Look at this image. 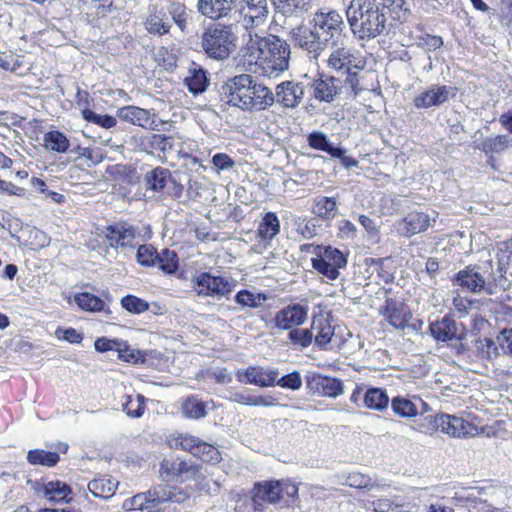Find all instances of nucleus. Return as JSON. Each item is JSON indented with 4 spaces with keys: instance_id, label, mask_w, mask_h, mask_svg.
Listing matches in <instances>:
<instances>
[{
    "instance_id": "1",
    "label": "nucleus",
    "mask_w": 512,
    "mask_h": 512,
    "mask_svg": "<svg viewBox=\"0 0 512 512\" xmlns=\"http://www.w3.org/2000/svg\"><path fill=\"white\" fill-rule=\"evenodd\" d=\"M222 90L229 104L245 111H263L275 102L274 93L249 74L228 79Z\"/></svg>"
},
{
    "instance_id": "2",
    "label": "nucleus",
    "mask_w": 512,
    "mask_h": 512,
    "mask_svg": "<svg viewBox=\"0 0 512 512\" xmlns=\"http://www.w3.org/2000/svg\"><path fill=\"white\" fill-rule=\"evenodd\" d=\"M250 62H255L268 76H277L288 69L290 47L275 35L259 37L256 33L246 44Z\"/></svg>"
},
{
    "instance_id": "3",
    "label": "nucleus",
    "mask_w": 512,
    "mask_h": 512,
    "mask_svg": "<svg viewBox=\"0 0 512 512\" xmlns=\"http://www.w3.org/2000/svg\"><path fill=\"white\" fill-rule=\"evenodd\" d=\"M237 24L213 23L202 33L201 47L205 54L217 61L227 60L238 42Z\"/></svg>"
},
{
    "instance_id": "4",
    "label": "nucleus",
    "mask_w": 512,
    "mask_h": 512,
    "mask_svg": "<svg viewBox=\"0 0 512 512\" xmlns=\"http://www.w3.org/2000/svg\"><path fill=\"white\" fill-rule=\"evenodd\" d=\"M298 490V486L290 480L264 481L254 485L252 497L257 503H288L289 499L297 497Z\"/></svg>"
},
{
    "instance_id": "5",
    "label": "nucleus",
    "mask_w": 512,
    "mask_h": 512,
    "mask_svg": "<svg viewBox=\"0 0 512 512\" xmlns=\"http://www.w3.org/2000/svg\"><path fill=\"white\" fill-rule=\"evenodd\" d=\"M238 23L249 33L266 25L270 16L268 0H241L237 9Z\"/></svg>"
},
{
    "instance_id": "6",
    "label": "nucleus",
    "mask_w": 512,
    "mask_h": 512,
    "mask_svg": "<svg viewBox=\"0 0 512 512\" xmlns=\"http://www.w3.org/2000/svg\"><path fill=\"white\" fill-rule=\"evenodd\" d=\"M356 2V0H354ZM359 17L354 15V23L360 22V37H375L382 32L385 24V16L379 12V6L368 0H357ZM354 14L356 12L354 11Z\"/></svg>"
},
{
    "instance_id": "7",
    "label": "nucleus",
    "mask_w": 512,
    "mask_h": 512,
    "mask_svg": "<svg viewBox=\"0 0 512 512\" xmlns=\"http://www.w3.org/2000/svg\"><path fill=\"white\" fill-rule=\"evenodd\" d=\"M193 288L199 296L222 298L228 296L235 288V282L224 276H215L202 272L192 279Z\"/></svg>"
},
{
    "instance_id": "8",
    "label": "nucleus",
    "mask_w": 512,
    "mask_h": 512,
    "mask_svg": "<svg viewBox=\"0 0 512 512\" xmlns=\"http://www.w3.org/2000/svg\"><path fill=\"white\" fill-rule=\"evenodd\" d=\"M308 307L300 303L289 304L275 312L269 326L279 332L295 329L303 325L308 319Z\"/></svg>"
},
{
    "instance_id": "9",
    "label": "nucleus",
    "mask_w": 512,
    "mask_h": 512,
    "mask_svg": "<svg viewBox=\"0 0 512 512\" xmlns=\"http://www.w3.org/2000/svg\"><path fill=\"white\" fill-rule=\"evenodd\" d=\"M342 17L336 11L316 13L312 20V27L321 36L326 35V42L338 43L342 34Z\"/></svg>"
},
{
    "instance_id": "10",
    "label": "nucleus",
    "mask_w": 512,
    "mask_h": 512,
    "mask_svg": "<svg viewBox=\"0 0 512 512\" xmlns=\"http://www.w3.org/2000/svg\"><path fill=\"white\" fill-rule=\"evenodd\" d=\"M279 371L266 366H248L236 372V378L240 383L251 384L259 387H272L276 383Z\"/></svg>"
},
{
    "instance_id": "11",
    "label": "nucleus",
    "mask_w": 512,
    "mask_h": 512,
    "mask_svg": "<svg viewBox=\"0 0 512 512\" xmlns=\"http://www.w3.org/2000/svg\"><path fill=\"white\" fill-rule=\"evenodd\" d=\"M439 432L453 438H467L478 435L479 429L463 417L450 414H439Z\"/></svg>"
},
{
    "instance_id": "12",
    "label": "nucleus",
    "mask_w": 512,
    "mask_h": 512,
    "mask_svg": "<svg viewBox=\"0 0 512 512\" xmlns=\"http://www.w3.org/2000/svg\"><path fill=\"white\" fill-rule=\"evenodd\" d=\"M159 473L164 480H180L182 482L195 479L199 468L180 458L164 459L160 464Z\"/></svg>"
},
{
    "instance_id": "13",
    "label": "nucleus",
    "mask_w": 512,
    "mask_h": 512,
    "mask_svg": "<svg viewBox=\"0 0 512 512\" xmlns=\"http://www.w3.org/2000/svg\"><path fill=\"white\" fill-rule=\"evenodd\" d=\"M293 39L300 48L313 54L316 58L323 51L327 43L326 35L321 36L312 26H300L293 30Z\"/></svg>"
},
{
    "instance_id": "14",
    "label": "nucleus",
    "mask_w": 512,
    "mask_h": 512,
    "mask_svg": "<svg viewBox=\"0 0 512 512\" xmlns=\"http://www.w3.org/2000/svg\"><path fill=\"white\" fill-rule=\"evenodd\" d=\"M136 234V229L125 222H117L105 230V238L109 246L115 249L132 247Z\"/></svg>"
},
{
    "instance_id": "15",
    "label": "nucleus",
    "mask_w": 512,
    "mask_h": 512,
    "mask_svg": "<svg viewBox=\"0 0 512 512\" xmlns=\"http://www.w3.org/2000/svg\"><path fill=\"white\" fill-rule=\"evenodd\" d=\"M236 0H198L197 11L214 21L227 18L231 15Z\"/></svg>"
},
{
    "instance_id": "16",
    "label": "nucleus",
    "mask_w": 512,
    "mask_h": 512,
    "mask_svg": "<svg viewBox=\"0 0 512 512\" xmlns=\"http://www.w3.org/2000/svg\"><path fill=\"white\" fill-rule=\"evenodd\" d=\"M304 88L301 83L285 81L277 85L274 94L275 101L285 108H295L302 101Z\"/></svg>"
},
{
    "instance_id": "17",
    "label": "nucleus",
    "mask_w": 512,
    "mask_h": 512,
    "mask_svg": "<svg viewBox=\"0 0 512 512\" xmlns=\"http://www.w3.org/2000/svg\"><path fill=\"white\" fill-rule=\"evenodd\" d=\"M118 116L123 121L145 129H155L157 123L155 114L151 110L143 109L138 106H124L118 110Z\"/></svg>"
},
{
    "instance_id": "18",
    "label": "nucleus",
    "mask_w": 512,
    "mask_h": 512,
    "mask_svg": "<svg viewBox=\"0 0 512 512\" xmlns=\"http://www.w3.org/2000/svg\"><path fill=\"white\" fill-rule=\"evenodd\" d=\"M145 29L150 34L162 36L170 31L171 24L169 17L163 8L158 5L149 4L147 15L143 22Z\"/></svg>"
},
{
    "instance_id": "19",
    "label": "nucleus",
    "mask_w": 512,
    "mask_h": 512,
    "mask_svg": "<svg viewBox=\"0 0 512 512\" xmlns=\"http://www.w3.org/2000/svg\"><path fill=\"white\" fill-rule=\"evenodd\" d=\"M452 87L445 85H433L414 98V105L417 108H430L445 103L451 92Z\"/></svg>"
},
{
    "instance_id": "20",
    "label": "nucleus",
    "mask_w": 512,
    "mask_h": 512,
    "mask_svg": "<svg viewBox=\"0 0 512 512\" xmlns=\"http://www.w3.org/2000/svg\"><path fill=\"white\" fill-rule=\"evenodd\" d=\"M328 66L335 70L339 77H345V81L349 82L352 75V48L341 47L334 50L328 59Z\"/></svg>"
},
{
    "instance_id": "21",
    "label": "nucleus",
    "mask_w": 512,
    "mask_h": 512,
    "mask_svg": "<svg viewBox=\"0 0 512 512\" xmlns=\"http://www.w3.org/2000/svg\"><path fill=\"white\" fill-rule=\"evenodd\" d=\"M148 495L154 507L165 502L182 503L188 498L187 493L164 484L156 485L152 490L148 491Z\"/></svg>"
},
{
    "instance_id": "22",
    "label": "nucleus",
    "mask_w": 512,
    "mask_h": 512,
    "mask_svg": "<svg viewBox=\"0 0 512 512\" xmlns=\"http://www.w3.org/2000/svg\"><path fill=\"white\" fill-rule=\"evenodd\" d=\"M313 91L315 99L332 102L340 92L339 80L335 77H320L314 81Z\"/></svg>"
},
{
    "instance_id": "23",
    "label": "nucleus",
    "mask_w": 512,
    "mask_h": 512,
    "mask_svg": "<svg viewBox=\"0 0 512 512\" xmlns=\"http://www.w3.org/2000/svg\"><path fill=\"white\" fill-rule=\"evenodd\" d=\"M311 329L314 335L313 339H315V343L319 347L325 348L331 342L333 328L330 324L328 315L320 314L318 316H314Z\"/></svg>"
},
{
    "instance_id": "24",
    "label": "nucleus",
    "mask_w": 512,
    "mask_h": 512,
    "mask_svg": "<svg viewBox=\"0 0 512 512\" xmlns=\"http://www.w3.org/2000/svg\"><path fill=\"white\" fill-rule=\"evenodd\" d=\"M119 485V482L109 475H102L88 483V490L97 498L109 499L112 497Z\"/></svg>"
},
{
    "instance_id": "25",
    "label": "nucleus",
    "mask_w": 512,
    "mask_h": 512,
    "mask_svg": "<svg viewBox=\"0 0 512 512\" xmlns=\"http://www.w3.org/2000/svg\"><path fill=\"white\" fill-rule=\"evenodd\" d=\"M456 284L467 290L479 293L485 288V278L476 270L466 268L457 273Z\"/></svg>"
},
{
    "instance_id": "26",
    "label": "nucleus",
    "mask_w": 512,
    "mask_h": 512,
    "mask_svg": "<svg viewBox=\"0 0 512 512\" xmlns=\"http://www.w3.org/2000/svg\"><path fill=\"white\" fill-rule=\"evenodd\" d=\"M429 330L437 341L446 342L456 338L458 329L454 320L444 317L440 321L431 323Z\"/></svg>"
},
{
    "instance_id": "27",
    "label": "nucleus",
    "mask_w": 512,
    "mask_h": 512,
    "mask_svg": "<svg viewBox=\"0 0 512 512\" xmlns=\"http://www.w3.org/2000/svg\"><path fill=\"white\" fill-rule=\"evenodd\" d=\"M71 493V487L59 480L49 481L43 485V494L49 501L69 502Z\"/></svg>"
},
{
    "instance_id": "28",
    "label": "nucleus",
    "mask_w": 512,
    "mask_h": 512,
    "mask_svg": "<svg viewBox=\"0 0 512 512\" xmlns=\"http://www.w3.org/2000/svg\"><path fill=\"white\" fill-rule=\"evenodd\" d=\"M280 232V221L274 212H267L257 228L258 237L264 242H270Z\"/></svg>"
},
{
    "instance_id": "29",
    "label": "nucleus",
    "mask_w": 512,
    "mask_h": 512,
    "mask_svg": "<svg viewBox=\"0 0 512 512\" xmlns=\"http://www.w3.org/2000/svg\"><path fill=\"white\" fill-rule=\"evenodd\" d=\"M429 220V216L425 213L413 211L403 219L401 230L407 236L415 235L427 229Z\"/></svg>"
},
{
    "instance_id": "30",
    "label": "nucleus",
    "mask_w": 512,
    "mask_h": 512,
    "mask_svg": "<svg viewBox=\"0 0 512 512\" xmlns=\"http://www.w3.org/2000/svg\"><path fill=\"white\" fill-rule=\"evenodd\" d=\"M170 171L166 168L157 167L145 175L144 183L147 190L160 192L164 189L170 177Z\"/></svg>"
},
{
    "instance_id": "31",
    "label": "nucleus",
    "mask_w": 512,
    "mask_h": 512,
    "mask_svg": "<svg viewBox=\"0 0 512 512\" xmlns=\"http://www.w3.org/2000/svg\"><path fill=\"white\" fill-rule=\"evenodd\" d=\"M145 400L141 394H127L122 398V410L131 418H139L144 413Z\"/></svg>"
},
{
    "instance_id": "32",
    "label": "nucleus",
    "mask_w": 512,
    "mask_h": 512,
    "mask_svg": "<svg viewBox=\"0 0 512 512\" xmlns=\"http://www.w3.org/2000/svg\"><path fill=\"white\" fill-rule=\"evenodd\" d=\"M43 141L44 147L47 150L57 153H66L70 147L66 135L57 130L47 132L43 137Z\"/></svg>"
},
{
    "instance_id": "33",
    "label": "nucleus",
    "mask_w": 512,
    "mask_h": 512,
    "mask_svg": "<svg viewBox=\"0 0 512 512\" xmlns=\"http://www.w3.org/2000/svg\"><path fill=\"white\" fill-rule=\"evenodd\" d=\"M308 143L312 148L327 152L333 157L341 158L343 155V150L338 147H333V145L329 143L326 135L322 132L311 133L308 136Z\"/></svg>"
},
{
    "instance_id": "34",
    "label": "nucleus",
    "mask_w": 512,
    "mask_h": 512,
    "mask_svg": "<svg viewBox=\"0 0 512 512\" xmlns=\"http://www.w3.org/2000/svg\"><path fill=\"white\" fill-rule=\"evenodd\" d=\"M207 82L206 73L201 68L189 69L188 76L185 78V85L194 95L204 92Z\"/></svg>"
},
{
    "instance_id": "35",
    "label": "nucleus",
    "mask_w": 512,
    "mask_h": 512,
    "mask_svg": "<svg viewBox=\"0 0 512 512\" xmlns=\"http://www.w3.org/2000/svg\"><path fill=\"white\" fill-rule=\"evenodd\" d=\"M157 267L165 274H174L179 268V259L175 251L170 249H162L157 254Z\"/></svg>"
},
{
    "instance_id": "36",
    "label": "nucleus",
    "mask_w": 512,
    "mask_h": 512,
    "mask_svg": "<svg viewBox=\"0 0 512 512\" xmlns=\"http://www.w3.org/2000/svg\"><path fill=\"white\" fill-rule=\"evenodd\" d=\"M75 303L85 311L89 312H100L105 308V303L99 297L88 293L82 292L78 293L74 297Z\"/></svg>"
},
{
    "instance_id": "37",
    "label": "nucleus",
    "mask_w": 512,
    "mask_h": 512,
    "mask_svg": "<svg viewBox=\"0 0 512 512\" xmlns=\"http://www.w3.org/2000/svg\"><path fill=\"white\" fill-rule=\"evenodd\" d=\"M276 11L284 16L296 15L303 11L309 0H270Z\"/></svg>"
},
{
    "instance_id": "38",
    "label": "nucleus",
    "mask_w": 512,
    "mask_h": 512,
    "mask_svg": "<svg viewBox=\"0 0 512 512\" xmlns=\"http://www.w3.org/2000/svg\"><path fill=\"white\" fill-rule=\"evenodd\" d=\"M27 460L32 465H42L53 467L59 461V455L55 452H49L41 449L30 450L27 454Z\"/></svg>"
},
{
    "instance_id": "39",
    "label": "nucleus",
    "mask_w": 512,
    "mask_h": 512,
    "mask_svg": "<svg viewBox=\"0 0 512 512\" xmlns=\"http://www.w3.org/2000/svg\"><path fill=\"white\" fill-rule=\"evenodd\" d=\"M364 403L369 409L383 410L388 406L389 397L384 390L372 388L366 392Z\"/></svg>"
},
{
    "instance_id": "40",
    "label": "nucleus",
    "mask_w": 512,
    "mask_h": 512,
    "mask_svg": "<svg viewBox=\"0 0 512 512\" xmlns=\"http://www.w3.org/2000/svg\"><path fill=\"white\" fill-rule=\"evenodd\" d=\"M313 381L317 389L325 396L337 397L343 391L341 382L334 378L318 376Z\"/></svg>"
},
{
    "instance_id": "41",
    "label": "nucleus",
    "mask_w": 512,
    "mask_h": 512,
    "mask_svg": "<svg viewBox=\"0 0 512 512\" xmlns=\"http://www.w3.org/2000/svg\"><path fill=\"white\" fill-rule=\"evenodd\" d=\"M123 509L131 510H147V512H159L155 510L154 505L150 502V496L147 493H139L132 498L126 499L122 505Z\"/></svg>"
},
{
    "instance_id": "42",
    "label": "nucleus",
    "mask_w": 512,
    "mask_h": 512,
    "mask_svg": "<svg viewBox=\"0 0 512 512\" xmlns=\"http://www.w3.org/2000/svg\"><path fill=\"white\" fill-rule=\"evenodd\" d=\"M267 300L263 293H253L249 290H241L235 295V302L242 307L258 308Z\"/></svg>"
},
{
    "instance_id": "43",
    "label": "nucleus",
    "mask_w": 512,
    "mask_h": 512,
    "mask_svg": "<svg viewBox=\"0 0 512 512\" xmlns=\"http://www.w3.org/2000/svg\"><path fill=\"white\" fill-rule=\"evenodd\" d=\"M391 408L396 415L404 418L415 417L418 414L416 405L409 399L400 396L392 399Z\"/></svg>"
},
{
    "instance_id": "44",
    "label": "nucleus",
    "mask_w": 512,
    "mask_h": 512,
    "mask_svg": "<svg viewBox=\"0 0 512 512\" xmlns=\"http://www.w3.org/2000/svg\"><path fill=\"white\" fill-rule=\"evenodd\" d=\"M182 413L188 418L199 419L206 415V406L198 398L190 397L183 402Z\"/></svg>"
},
{
    "instance_id": "45",
    "label": "nucleus",
    "mask_w": 512,
    "mask_h": 512,
    "mask_svg": "<svg viewBox=\"0 0 512 512\" xmlns=\"http://www.w3.org/2000/svg\"><path fill=\"white\" fill-rule=\"evenodd\" d=\"M81 3L85 9L100 16H105L116 9L115 0H81Z\"/></svg>"
},
{
    "instance_id": "46",
    "label": "nucleus",
    "mask_w": 512,
    "mask_h": 512,
    "mask_svg": "<svg viewBox=\"0 0 512 512\" xmlns=\"http://www.w3.org/2000/svg\"><path fill=\"white\" fill-rule=\"evenodd\" d=\"M383 314L386 316L388 322L396 329L403 330L407 326V320L395 303L387 301Z\"/></svg>"
},
{
    "instance_id": "47",
    "label": "nucleus",
    "mask_w": 512,
    "mask_h": 512,
    "mask_svg": "<svg viewBox=\"0 0 512 512\" xmlns=\"http://www.w3.org/2000/svg\"><path fill=\"white\" fill-rule=\"evenodd\" d=\"M168 14L177 27L184 31L188 24V13L182 3H171L168 7Z\"/></svg>"
},
{
    "instance_id": "48",
    "label": "nucleus",
    "mask_w": 512,
    "mask_h": 512,
    "mask_svg": "<svg viewBox=\"0 0 512 512\" xmlns=\"http://www.w3.org/2000/svg\"><path fill=\"white\" fill-rule=\"evenodd\" d=\"M157 250L150 244H143L138 247L137 261L142 266H156L157 265Z\"/></svg>"
},
{
    "instance_id": "49",
    "label": "nucleus",
    "mask_w": 512,
    "mask_h": 512,
    "mask_svg": "<svg viewBox=\"0 0 512 512\" xmlns=\"http://www.w3.org/2000/svg\"><path fill=\"white\" fill-rule=\"evenodd\" d=\"M315 213L322 218H332L336 215V201L330 197H319L316 200Z\"/></svg>"
},
{
    "instance_id": "50",
    "label": "nucleus",
    "mask_w": 512,
    "mask_h": 512,
    "mask_svg": "<svg viewBox=\"0 0 512 512\" xmlns=\"http://www.w3.org/2000/svg\"><path fill=\"white\" fill-rule=\"evenodd\" d=\"M116 352L118 353V357L123 361L129 363H140L144 362V355L136 349L131 348L126 342L120 341Z\"/></svg>"
},
{
    "instance_id": "51",
    "label": "nucleus",
    "mask_w": 512,
    "mask_h": 512,
    "mask_svg": "<svg viewBox=\"0 0 512 512\" xmlns=\"http://www.w3.org/2000/svg\"><path fill=\"white\" fill-rule=\"evenodd\" d=\"M197 450H199V454H195L194 457L202 459L205 462L219 463L222 459L219 450L203 440L200 441Z\"/></svg>"
},
{
    "instance_id": "52",
    "label": "nucleus",
    "mask_w": 512,
    "mask_h": 512,
    "mask_svg": "<svg viewBox=\"0 0 512 512\" xmlns=\"http://www.w3.org/2000/svg\"><path fill=\"white\" fill-rule=\"evenodd\" d=\"M197 450H199V454H195L194 457L202 459L205 462L219 463L222 459L219 450L203 440L200 441Z\"/></svg>"
},
{
    "instance_id": "53",
    "label": "nucleus",
    "mask_w": 512,
    "mask_h": 512,
    "mask_svg": "<svg viewBox=\"0 0 512 512\" xmlns=\"http://www.w3.org/2000/svg\"><path fill=\"white\" fill-rule=\"evenodd\" d=\"M82 116L85 120L97 124L103 128L109 129L116 125L117 121L113 116L107 114H97L90 109H84Z\"/></svg>"
},
{
    "instance_id": "54",
    "label": "nucleus",
    "mask_w": 512,
    "mask_h": 512,
    "mask_svg": "<svg viewBox=\"0 0 512 512\" xmlns=\"http://www.w3.org/2000/svg\"><path fill=\"white\" fill-rule=\"evenodd\" d=\"M150 147L156 151H160L166 156L173 150L174 138L168 135L154 134L150 139Z\"/></svg>"
},
{
    "instance_id": "55",
    "label": "nucleus",
    "mask_w": 512,
    "mask_h": 512,
    "mask_svg": "<svg viewBox=\"0 0 512 512\" xmlns=\"http://www.w3.org/2000/svg\"><path fill=\"white\" fill-rule=\"evenodd\" d=\"M312 329H299L296 327L288 332V339L293 345L308 347L313 341Z\"/></svg>"
},
{
    "instance_id": "56",
    "label": "nucleus",
    "mask_w": 512,
    "mask_h": 512,
    "mask_svg": "<svg viewBox=\"0 0 512 512\" xmlns=\"http://www.w3.org/2000/svg\"><path fill=\"white\" fill-rule=\"evenodd\" d=\"M122 307L130 313L140 314L148 310L149 304L136 296L127 295L121 300Z\"/></svg>"
},
{
    "instance_id": "57",
    "label": "nucleus",
    "mask_w": 512,
    "mask_h": 512,
    "mask_svg": "<svg viewBox=\"0 0 512 512\" xmlns=\"http://www.w3.org/2000/svg\"><path fill=\"white\" fill-rule=\"evenodd\" d=\"M201 439L190 434H181L175 439L176 446H180L182 450L189 452L193 456L199 454L198 446Z\"/></svg>"
},
{
    "instance_id": "58",
    "label": "nucleus",
    "mask_w": 512,
    "mask_h": 512,
    "mask_svg": "<svg viewBox=\"0 0 512 512\" xmlns=\"http://www.w3.org/2000/svg\"><path fill=\"white\" fill-rule=\"evenodd\" d=\"M439 425V414L428 415L418 421L417 430L421 433L432 435L436 432H439Z\"/></svg>"
},
{
    "instance_id": "59",
    "label": "nucleus",
    "mask_w": 512,
    "mask_h": 512,
    "mask_svg": "<svg viewBox=\"0 0 512 512\" xmlns=\"http://www.w3.org/2000/svg\"><path fill=\"white\" fill-rule=\"evenodd\" d=\"M321 257L323 259H326L327 262H330V264L334 266L337 269V271H339V269L344 267L347 263V259L343 255V253L338 249L332 247L325 248L324 253Z\"/></svg>"
},
{
    "instance_id": "60",
    "label": "nucleus",
    "mask_w": 512,
    "mask_h": 512,
    "mask_svg": "<svg viewBox=\"0 0 512 512\" xmlns=\"http://www.w3.org/2000/svg\"><path fill=\"white\" fill-rule=\"evenodd\" d=\"M313 268L330 280L339 276V271L322 257L312 260Z\"/></svg>"
},
{
    "instance_id": "61",
    "label": "nucleus",
    "mask_w": 512,
    "mask_h": 512,
    "mask_svg": "<svg viewBox=\"0 0 512 512\" xmlns=\"http://www.w3.org/2000/svg\"><path fill=\"white\" fill-rule=\"evenodd\" d=\"M498 354H512V329H503L496 338Z\"/></svg>"
},
{
    "instance_id": "62",
    "label": "nucleus",
    "mask_w": 512,
    "mask_h": 512,
    "mask_svg": "<svg viewBox=\"0 0 512 512\" xmlns=\"http://www.w3.org/2000/svg\"><path fill=\"white\" fill-rule=\"evenodd\" d=\"M275 385L291 390H298L302 386V379L297 371H293L279 379L277 378Z\"/></svg>"
},
{
    "instance_id": "63",
    "label": "nucleus",
    "mask_w": 512,
    "mask_h": 512,
    "mask_svg": "<svg viewBox=\"0 0 512 512\" xmlns=\"http://www.w3.org/2000/svg\"><path fill=\"white\" fill-rule=\"evenodd\" d=\"M261 503H257L253 497L243 496L239 497L235 512H259Z\"/></svg>"
},
{
    "instance_id": "64",
    "label": "nucleus",
    "mask_w": 512,
    "mask_h": 512,
    "mask_svg": "<svg viewBox=\"0 0 512 512\" xmlns=\"http://www.w3.org/2000/svg\"><path fill=\"white\" fill-rule=\"evenodd\" d=\"M368 508L375 512H400L401 505L392 503L389 499L372 501Z\"/></svg>"
}]
</instances>
